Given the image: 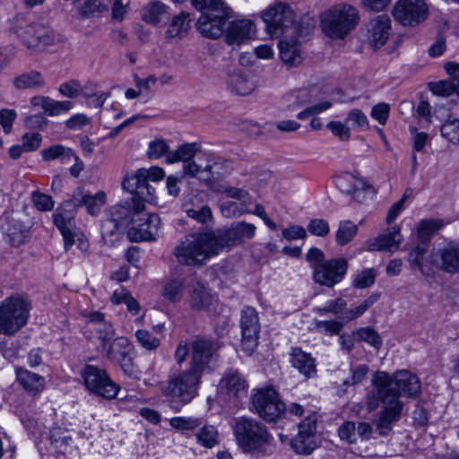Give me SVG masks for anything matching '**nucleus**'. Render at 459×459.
Listing matches in <instances>:
<instances>
[{
    "instance_id": "1",
    "label": "nucleus",
    "mask_w": 459,
    "mask_h": 459,
    "mask_svg": "<svg viewBox=\"0 0 459 459\" xmlns=\"http://www.w3.org/2000/svg\"><path fill=\"white\" fill-rule=\"evenodd\" d=\"M371 383L373 388L367 394L365 404L368 411L377 410L380 404L384 405L374 424L379 436L385 437L401 419L403 403L394 388L390 387L391 380L388 373L377 371L373 375Z\"/></svg>"
},
{
    "instance_id": "2",
    "label": "nucleus",
    "mask_w": 459,
    "mask_h": 459,
    "mask_svg": "<svg viewBox=\"0 0 459 459\" xmlns=\"http://www.w3.org/2000/svg\"><path fill=\"white\" fill-rule=\"evenodd\" d=\"M233 434L239 448L255 457H267L276 450V442L260 420L242 416L233 420Z\"/></svg>"
},
{
    "instance_id": "3",
    "label": "nucleus",
    "mask_w": 459,
    "mask_h": 459,
    "mask_svg": "<svg viewBox=\"0 0 459 459\" xmlns=\"http://www.w3.org/2000/svg\"><path fill=\"white\" fill-rule=\"evenodd\" d=\"M201 378L202 375L190 368L172 374L167 381L160 383V394L167 398L170 408L178 412L197 395Z\"/></svg>"
},
{
    "instance_id": "4",
    "label": "nucleus",
    "mask_w": 459,
    "mask_h": 459,
    "mask_svg": "<svg viewBox=\"0 0 459 459\" xmlns=\"http://www.w3.org/2000/svg\"><path fill=\"white\" fill-rule=\"evenodd\" d=\"M359 15L357 9L349 4H338L321 14L320 25L323 32L333 39H343L358 25Z\"/></svg>"
},
{
    "instance_id": "5",
    "label": "nucleus",
    "mask_w": 459,
    "mask_h": 459,
    "mask_svg": "<svg viewBox=\"0 0 459 459\" xmlns=\"http://www.w3.org/2000/svg\"><path fill=\"white\" fill-rule=\"evenodd\" d=\"M173 255L179 264L199 267L215 254L205 231L186 235L174 247Z\"/></svg>"
},
{
    "instance_id": "6",
    "label": "nucleus",
    "mask_w": 459,
    "mask_h": 459,
    "mask_svg": "<svg viewBox=\"0 0 459 459\" xmlns=\"http://www.w3.org/2000/svg\"><path fill=\"white\" fill-rule=\"evenodd\" d=\"M142 220L139 214L128 208L126 203H118L111 206L101 220L102 240L108 247L116 245L132 224Z\"/></svg>"
},
{
    "instance_id": "7",
    "label": "nucleus",
    "mask_w": 459,
    "mask_h": 459,
    "mask_svg": "<svg viewBox=\"0 0 459 459\" xmlns=\"http://www.w3.org/2000/svg\"><path fill=\"white\" fill-rule=\"evenodd\" d=\"M30 304L22 297L5 299L0 305V334L13 335L22 328L30 315Z\"/></svg>"
},
{
    "instance_id": "8",
    "label": "nucleus",
    "mask_w": 459,
    "mask_h": 459,
    "mask_svg": "<svg viewBox=\"0 0 459 459\" xmlns=\"http://www.w3.org/2000/svg\"><path fill=\"white\" fill-rule=\"evenodd\" d=\"M144 174L147 175L145 169H140L135 174L126 176L122 183L123 188L132 195L121 203H126L128 208L140 216L145 209V202L153 201L155 196V189L150 185Z\"/></svg>"
},
{
    "instance_id": "9",
    "label": "nucleus",
    "mask_w": 459,
    "mask_h": 459,
    "mask_svg": "<svg viewBox=\"0 0 459 459\" xmlns=\"http://www.w3.org/2000/svg\"><path fill=\"white\" fill-rule=\"evenodd\" d=\"M102 352L108 360L118 364L126 376L139 378L140 371L134 363V347L126 337H116L102 348Z\"/></svg>"
},
{
    "instance_id": "10",
    "label": "nucleus",
    "mask_w": 459,
    "mask_h": 459,
    "mask_svg": "<svg viewBox=\"0 0 459 459\" xmlns=\"http://www.w3.org/2000/svg\"><path fill=\"white\" fill-rule=\"evenodd\" d=\"M253 410L263 420L271 422L278 420L285 411V404L272 387L257 390L251 396Z\"/></svg>"
},
{
    "instance_id": "11",
    "label": "nucleus",
    "mask_w": 459,
    "mask_h": 459,
    "mask_svg": "<svg viewBox=\"0 0 459 459\" xmlns=\"http://www.w3.org/2000/svg\"><path fill=\"white\" fill-rule=\"evenodd\" d=\"M262 19L268 34L278 38L294 24L295 14L288 4L280 2L269 6L262 13Z\"/></svg>"
},
{
    "instance_id": "12",
    "label": "nucleus",
    "mask_w": 459,
    "mask_h": 459,
    "mask_svg": "<svg viewBox=\"0 0 459 459\" xmlns=\"http://www.w3.org/2000/svg\"><path fill=\"white\" fill-rule=\"evenodd\" d=\"M82 377L87 389L97 395L106 399H113L117 396L119 386L110 379L105 369L86 365Z\"/></svg>"
},
{
    "instance_id": "13",
    "label": "nucleus",
    "mask_w": 459,
    "mask_h": 459,
    "mask_svg": "<svg viewBox=\"0 0 459 459\" xmlns=\"http://www.w3.org/2000/svg\"><path fill=\"white\" fill-rule=\"evenodd\" d=\"M190 368L203 376L211 360L221 348L219 342L204 336H196L191 342Z\"/></svg>"
},
{
    "instance_id": "14",
    "label": "nucleus",
    "mask_w": 459,
    "mask_h": 459,
    "mask_svg": "<svg viewBox=\"0 0 459 459\" xmlns=\"http://www.w3.org/2000/svg\"><path fill=\"white\" fill-rule=\"evenodd\" d=\"M316 416L310 414L298 426V433L290 440L294 453L301 455H310L316 447Z\"/></svg>"
},
{
    "instance_id": "15",
    "label": "nucleus",
    "mask_w": 459,
    "mask_h": 459,
    "mask_svg": "<svg viewBox=\"0 0 459 459\" xmlns=\"http://www.w3.org/2000/svg\"><path fill=\"white\" fill-rule=\"evenodd\" d=\"M240 328L242 334L241 347L250 355L257 347L260 333L259 316L254 307L246 306L241 310Z\"/></svg>"
},
{
    "instance_id": "16",
    "label": "nucleus",
    "mask_w": 459,
    "mask_h": 459,
    "mask_svg": "<svg viewBox=\"0 0 459 459\" xmlns=\"http://www.w3.org/2000/svg\"><path fill=\"white\" fill-rule=\"evenodd\" d=\"M76 206L72 199L65 201L53 213L54 224L64 238L65 249L67 251L74 243Z\"/></svg>"
},
{
    "instance_id": "17",
    "label": "nucleus",
    "mask_w": 459,
    "mask_h": 459,
    "mask_svg": "<svg viewBox=\"0 0 459 459\" xmlns=\"http://www.w3.org/2000/svg\"><path fill=\"white\" fill-rule=\"evenodd\" d=\"M392 13L401 24L415 26L427 18L428 10L423 0H398Z\"/></svg>"
},
{
    "instance_id": "18",
    "label": "nucleus",
    "mask_w": 459,
    "mask_h": 459,
    "mask_svg": "<svg viewBox=\"0 0 459 459\" xmlns=\"http://www.w3.org/2000/svg\"><path fill=\"white\" fill-rule=\"evenodd\" d=\"M347 270L348 262L346 259H330L315 266L313 279L315 282L331 288L343 279Z\"/></svg>"
},
{
    "instance_id": "19",
    "label": "nucleus",
    "mask_w": 459,
    "mask_h": 459,
    "mask_svg": "<svg viewBox=\"0 0 459 459\" xmlns=\"http://www.w3.org/2000/svg\"><path fill=\"white\" fill-rule=\"evenodd\" d=\"M231 17V9L223 8V11H214L200 16L197 21L199 32L210 39H218L225 34L226 22Z\"/></svg>"
},
{
    "instance_id": "20",
    "label": "nucleus",
    "mask_w": 459,
    "mask_h": 459,
    "mask_svg": "<svg viewBox=\"0 0 459 459\" xmlns=\"http://www.w3.org/2000/svg\"><path fill=\"white\" fill-rule=\"evenodd\" d=\"M430 264L447 273H459V243L450 242L442 248L433 249Z\"/></svg>"
},
{
    "instance_id": "21",
    "label": "nucleus",
    "mask_w": 459,
    "mask_h": 459,
    "mask_svg": "<svg viewBox=\"0 0 459 459\" xmlns=\"http://www.w3.org/2000/svg\"><path fill=\"white\" fill-rule=\"evenodd\" d=\"M255 32V25L249 19L235 20L225 30V41L230 46H240L247 42Z\"/></svg>"
},
{
    "instance_id": "22",
    "label": "nucleus",
    "mask_w": 459,
    "mask_h": 459,
    "mask_svg": "<svg viewBox=\"0 0 459 459\" xmlns=\"http://www.w3.org/2000/svg\"><path fill=\"white\" fill-rule=\"evenodd\" d=\"M389 379L391 380L390 387L394 388L399 397L401 394L414 397L420 393L419 377L408 370L397 371L392 377L389 375Z\"/></svg>"
},
{
    "instance_id": "23",
    "label": "nucleus",
    "mask_w": 459,
    "mask_h": 459,
    "mask_svg": "<svg viewBox=\"0 0 459 459\" xmlns=\"http://www.w3.org/2000/svg\"><path fill=\"white\" fill-rule=\"evenodd\" d=\"M160 227V219L155 214L152 213L143 220V222L139 223L137 227H132L127 231V236L131 241H152L155 240Z\"/></svg>"
},
{
    "instance_id": "24",
    "label": "nucleus",
    "mask_w": 459,
    "mask_h": 459,
    "mask_svg": "<svg viewBox=\"0 0 459 459\" xmlns=\"http://www.w3.org/2000/svg\"><path fill=\"white\" fill-rule=\"evenodd\" d=\"M403 241V237L400 231V228L394 226L388 228L377 238L368 242V248L372 251H384L388 250L394 252L397 250L399 245Z\"/></svg>"
},
{
    "instance_id": "25",
    "label": "nucleus",
    "mask_w": 459,
    "mask_h": 459,
    "mask_svg": "<svg viewBox=\"0 0 459 459\" xmlns=\"http://www.w3.org/2000/svg\"><path fill=\"white\" fill-rule=\"evenodd\" d=\"M215 255L223 248L239 245L233 224L230 228H221L207 231Z\"/></svg>"
},
{
    "instance_id": "26",
    "label": "nucleus",
    "mask_w": 459,
    "mask_h": 459,
    "mask_svg": "<svg viewBox=\"0 0 459 459\" xmlns=\"http://www.w3.org/2000/svg\"><path fill=\"white\" fill-rule=\"evenodd\" d=\"M290 356V361L292 367L307 379L313 378L316 376V359L311 354L303 351L300 348L295 347L291 349Z\"/></svg>"
},
{
    "instance_id": "27",
    "label": "nucleus",
    "mask_w": 459,
    "mask_h": 459,
    "mask_svg": "<svg viewBox=\"0 0 459 459\" xmlns=\"http://www.w3.org/2000/svg\"><path fill=\"white\" fill-rule=\"evenodd\" d=\"M188 296L189 306L195 311H208L214 302L209 289L199 281L191 286Z\"/></svg>"
},
{
    "instance_id": "28",
    "label": "nucleus",
    "mask_w": 459,
    "mask_h": 459,
    "mask_svg": "<svg viewBox=\"0 0 459 459\" xmlns=\"http://www.w3.org/2000/svg\"><path fill=\"white\" fill-rule=\"evenodd\" d=\"M370 42L372 46L377 49L383 47L388 38L391 30V19L388 15H377L370 22Z\"/></svg>"
},
{
    "instance_id": "29",
    "label": "nucleus",
    "mask_w": 459,
    "mask_h": 459,
    "mask_svg": "<svg viewBox=\"0 0 459 459\" xmlns=\"http://www.w3.org/2000/svg\"><path fill=\"white\" fill-rule=\"evenodd\" d=\"M89 322L94 325V330L100 342L101 349L110 343L116 337V331L112 324L106 320L105 315L99 311H94L88 316Z\"/></svg>"
},
{
    "instance_id": "30",
    "label": "nucleus",
    "mask_w": 459,
    "mask_h": 459,
    "mask_svg": "<svg viewBox=\"0 0 459 459\" xmlns=\"http://www.w3.org/2000/svg\"><path fill=\"white\" fill-rule=\"evenodd\" d=\"M72 201L74 202L76 208L85 206L88 213L97 215L106 204V194L103 191H98L95 195L84 194L82 190L78 189L74 194Z\"/></svg>"
},
{
    "instance_id": "31",
    "label": "nucleus",
    "mask_w": 459,
    "mask_h": 459,
    "mask_svg": "<svg viewBox=\"0 0 459 459\" xmlns=\"http://www.w3.org/2000/svg\"><path fill=\"white\" fill-rule=\"evenodd\" d=\"M221 387L225 388L230 395L239 398L247 395V383L236 369H228L221 380Z\"/></svg>"
},
{
    "instance_id": "32",
    "label": "nucleus",
    "mask_w": 459,
    "mask_h": 459,
    "mask_svg": "<svg viewBox=\"0 0 459 459\" xmlns=\"http://www.w3.org/2000/svg\"><path fill=\"white\" fill-rule=\"evenodd\" d=\"M17 381L30 395H37L45 388V379L39 374L27 369H16Z\"/></svg>"
},
{
    "instance_id": "33",
    "label": "nucleus",
    "mask_w": 459,
    "mask_h": 459,
    "mask_svg": "<svg viewBox=\"0 0 459 459\" xmlns=\"http://www.w3.org/2000/svg\"><path fill=\"white\" fill-rule=\"evenodd\" d=\"M169 8L160 1L149 3L143 10V20L150 24H158L169 18Z\"/></svg>"
},
{
    "instance_id": "34",
    "label": "nucleus",
    "mask_w": 459,
    "mask_h": 459,
    "mask_svg": "<svg viewBox=\"0 0 459 459\" xmlns=\"http://www.w3.org/2000/svg\"><path fill=\"white\" fill-rule=\"evenodd\" d=\"M280 56L284 64L289 66H297L302 57L297 40H281L279 42Z\"/></svg>"
},
{
    "instance_id": "35",
    "label": "nucleus",
    "mask_w": 459,
    "mask_h": 459,
    "mask_svg": "<svg viewBox=\"0 0 459 459\" xmlns=\"http://www.w3.org/2000/svg\"><path fill=\"white\" fill-rule=\"evenodd\" d=\"M228 85L232 92L243 96L250 94L255 88V82L240 73L231 74L228 80Z\"/></svg>"
},
{
    "instance_id": "36",
    "label": "nucleus",
    "mask_w": 459,
    "mask_h": 459,
    "mask_svg": "<svg viewBox=\"0 0 459 459\" xmlns=\"http://www.w3.org/2000/svg\"><path fill=\"white\" fill-rule=\"evenodd\" d=\"M426 248L416 247L409 255V263L411 267H417L426 276H430L435 270V266L430 264V255L424 259Z\"/></svg>"
},
{
    "instance_id": "37",
    "label": "nucleus",
    "mask_w": 459,
    "mask_h": 459,
    "mask_svg": "<svg viewBox=\"0 0 459 459\" xmlns=\"http://www.w3.org/2000/svg\"><path fill=\"white\" fill-rule=\"evenodd\" d=\"M45 78L41 73L38 71H30L15 77L13 81L14 86L19 90L25 89H40L45 85Z\"/></svg>"
},
{
    "instance_id": "38",
    "label": "nucleus",
    "mask_w": 459,
    "mask_h": 459,
    "mask_svg": "<svg viewBox=\"0 0 459 459\" xmlns=\"http://www.w3.org/2000/svg\"><path fill=\"white\" fill-rule=\"evenodd\" d=\"M200 151V145L197 143L181 144L176 151L170 152L167 155L168 163L182 161L183 163L193 159Z\"/></svg>"
},
{
    "instance_id": "39",
    "label": "nucleus",
    "mask_w": 459,
    "mask_h": 459,
    "mask_svg": "<svg viewBox=\"0 0 459 459\" xmlns=\"http://www.w3.org/2000/svg\"><path fill=\"white\" fill-rule=\"evenodd\" d=\"M336 186L342 193L347 195L354 193L356 189H362L367 186V182L353 174L343 173L336 179Z\"/></svg>"
},
{
    "instance_id": "40",
    "label": "nucleus",
    "mask_w": 459,
    "mask_h": 459,
    "mask_svg": "<svg viewBox=\"0 0 459 459\" xmlns=\"http://www.w3.org/2000/svg\"><path fill=\"white\" fill-rule=\"evenodd\" d=\"M429 90L437 96L448 97L455 93L459 98V76L450 78L449 80L430 82Z\"/></svg>"
},
{
    "instance_id": "41",
    "label": "nucleus",
    "mask_w": 459,
    "mask_h": 459,
    "mask_svg": "<svg viewBox=\"0 0 459 459\" xmlns=\"http://www.w3.org/2000/svg\"><path fill=\"white\" fill-rule=\"evenodd\" d=\"M190 21L189 13L186 12H181L171 21L166 31V36L169 38L183 37L189 29Z\"/></svg>"
},
{
    "instance_id": "42",
    "label": "nucleus",
    "mask_w": 459,
    "mask_h": 459,
    "mask_svg": "<svg viewBox=\"0 0 459 459\" xmlns=\"http://www.w3.org/2000/svg\"><path fill=\"white\" fill-rule=\"evenodd\" d=\"M17 36L28 48H39V23H30L17 29Z\"/></svg>"
},
{
    "instance_id": "43",
    "label": "nucleus",
    "mask_w": 459,
    "mask_h": 459,
    "mask_svg": "<svg viewBox=\"0 0 459 459\" xmlns=\"http://www.w3.org/2000/svg\"><path fill=\"white\" fill-rule=\"evenodd\" d=\"M41 155L42 158L48 161L59 159L62 163H66L73 159L74 152L70 148H65L63 145L56 144L43 149L41 151Z\"/></svg>"
},
{
    "instance_id": "44",
    "label": "nucleus",
    "mask_w": 459,
    "mask_h": 459,
    "mask_svg": "<svg viewBox=\"0 0 459 459\" xmlns=\"http://www.w3.org/2000/svg\"><path fill=\"white\" fill-rule=\"evenodd\" d=\"M358 231V227L351 221H341L335 233L337 244L344 246L353 239Z\"/></svg>"
},
{
    "instance_id": "45",
    "label": "nucleus",
    "mask_w": 459,
    "mask_h": 459,
    "mask_svg": "<svg viewBox=\"0 0 459 459\" xmlns=\"http://www.w3.org/2000/svg\"><path fill=\"white\" fill-rule=\"evenodd\" d=\"M442 220H422L418 226V238L422 241H429L431 236L443 227Z\"/></svg>"
},
{
    "instance_id": "46",
    "label": "nucleus",
    "mask_w": 459,
    "mask_h": 459,
    "mask_svg": "<svg viewBox=\"0 0 459 459\" xmlns=\"http://www.w3.org/2000/svg\"><path fill=\"white\" fill-rule=\"evenodd\" d=\"M184 281L173 279L169 281L163 287V296L171 302H178L183 296Z\"/></svg>"
},
{
    "instance_id": "47",
    "label": "nucleus",
    "mask_w": 459,
    "mask_h": 459,
    "mask_svg": "<svg viewBox=\"0 0 459 459\" xmlns=\"http://www.w3.org/2000/svg\"><path fill=\"white\" fill-rule=\"evenodd\" d=\"M196 438L203 446L212 448L218 443V431L212 425H204L196 433Z\"/></svg>"
},
{
    "instance_id": "48",
    "label": "nucleus",
    "mask_w": 459,
    "mask_h": 459,
    "mask_svg": "<svg viewBox=\"0 0 459 459\" xmlns=\"http://www.w3.org/2000/svg\"><path fill=\"white\" fill-rule=\"evenodd\" d=\"M39 48L54 46L61 43L63 38L60 34L56 33L53 30L39 24Z\"/></svg>"
},
{
    "instance_id": "49",
    "label": "nucleus",
    "mask_w": 459,
    "mask_h": 459,
    "mask_svg": "<svg viewBox=\"0 0 459 459\" xmlns=\"http://www.w3.org/2000/svg\"><path fill=\"white\" fill-rule=\"evenodd\" d=\"M441 135L453 143H459V119L451 115L440 128Z\"/></svg>"
},
{
    "instance_id": "50",
    "label": "nucleus",
    "mask_w": 459,
    "mask_h": 459,
    "mask_svg": "<svg viewBox=\"0 0 459 459\" xmlns=\"http://www.w3.org/2000/svg\"><path fill=\"white\" fill-rule=\"evenodd\" d=\"M380 297V293H373L368 299L363 300L359 305L354 308H351L345 312L344 319L346 321L354 320L362 316L374 303H376Z\"/></svg>"
},
{
    "instance_id": "51",
    "label": "nucleus",
    "mask_w": 459,
    "mask_h": 459,
    "mask_svg": "<svg viewBox=\"0 0 459 459\" xmlns=\"http://www.w3.org/2000/svg\"><path fill=\"white\" fill-rule=\"evenodd\" d=\"M347 307V301L342 298H338L327 301L323 307H315L313 312L323 316L327 314L338 315L342 313Z\"/></svg>"
},
{
    "instance_id": "52",
    "label": "nucleus",
    "mask_w": 459,
    "mask_h": 459,
    "mask_svg": "<svg viewBox=\"0 0 459 459\" xmlns=\"http://www.w3.org/2000/svg\"><path fill=\"white\" fill-rule=\"evenodd\" d=\"M203 424L202 418L174 417L169 420V425L178 430H194Z\"/></svg>"
},
{
    "instance_id": "53",
    "label": "nucleus",
    "mask_w": 459,
    "mask_h": 459,
    "mask_svg": "<svg viewBox=\"0 0 459 459\" xmlns=\"http://www.w3.org/2000/svg\"><path fill=\"white\" fill-rule=\"evenodd\" d=\"M356 335L361 342H365L376 349L382 346V338L379 333L371 327H362L357 330Z\"/></svg>"
},
{
    "instance_id": "54",
    "label": "nucleus",
    "mask_w": 459,
    "mask_h": 459,
    "mask_svg": "<svg viewBox=\"0 0 459 459\" xmlns=\"http://www.w3.org/2000/svg\"><path fill=\"white\" fill-rule=\"evenodd\" d=\"M192 5L198 11L205 13L214 11H223L229 7L222 0H190Z\"/></svg>"
},
{
    "instance_id": "55",
    "label": "nucleus",
    "mask_w": 459,
    "mask_h": 459,
    "mask_svg": "<svg viewBox=\"0 0 459 459\" xmlns=\"http://www.w3.org/2000/svg\"><path fill=\"white\" fill-rule=\"evenodd\" d=\"M135 337L139 344L149 351L156 350L160 344V339L145 329L137 330Z\"/></svg>"
},
{
    "instance_id": "56",
    "label": "nucleus",
    "mask_w": 459,
    "mask_h": 459,
    "mask_svg": "<svg viewBox=\"0 0 459 459\" xmlns=\"http://www.w3.org/2000/svg\"><path fill=\"white\" fill-rule=\"evenodd\" d=\"M377 272L373 268H368L359 272L354 280L353 286L359 289H365L374 284Z\"/></svg>"
},
{
    "instance_id": "57",
    "label": "nucleus",
    "mask_w": 459,
    "mask_h": 459,
    "mask_svg": "<svg viewBox=\"0 0 459 459\" xmlns=\"http://www.w3.org/2000/svg\"><path fill=\"white\" fill-rule=\"evenodd\" d=\"M345 123L352 128H368V120L367 116L359 108H353L351 110L345 119Z\"/></svg>"
},
{
    "instance_id": "58",
    "label": "nucleus",
    "mask_w": 459,
    "mask_h": 459,
    "mask_svg": "<svg viewBox=\"0 0 459 459\" xmlns=\"http://www.w3.org/2000/svg\"><path fill=\"white\" fill-rule=\"evenodd\" d=\"M232 224L239 245L246 239H251L255 236L256 228L254 224L246 221H238Z\"/></svg>"
},
{
    "instance_id": "59",
    "label": "nucleus",
    "mask_w": 459,
    "mask_h": 459,
    "mask_svg": "<svg viewBox=\"0 0 459 459\" xmlns=\"http://www.w3.org/2000/svg\"><path fill=\"white\" fill-rule=\"evenodd\" d=\"M72 107L73 104L70 100L58 101L49 98L45 112L48 116H58L60 114L68 112Z\"/></svg>"
},
{
    "instance_id": "60",
    "label": "nucleus",
    "mask_w": 459,
    "mask_h": 459,
    "mask_svg": "<svg viewBox=\"0 0 459 459\" xmlns=\"http://www.w3.org/2000/svg\"><path fill=\"white\" fill-rule=\"evenodd\" d=\"M169 151V145L164 140H155L149 143L148 157L150 159H159L162 155L167 157Z\"/></svg>"
},
{
    "instance_id": "61",
    "label": "nucleus",
    "mask_w": 459,
    "mask_h": 459,
    "mask_svg": "<svg viewBox=\"0 0 459 459\" xmlns=\"http://www.w3.org/2000/svg\"><path fill=\"white\" fill-rule=\"evenodd\" d=\"M307 230L315 236L325 237L330 232V227L327 221L323 219H313L307 224Z\"/></svg>"
},
{
    "instance_id": "62",
    "label": "nucleus",
    "mask_w": 459,
    "mask_h": 459,
    "mask_svg": "<svg viewBox=\"0 0 459 459\" xmlns=\"http://www.w3.org/2000/svg\"><path fill=\"white\" fill-rule=\"evenodd\" d=\"M32 199L35 207L41 212H48L51 211L54 207V201L52 197L48 195L34 192L32 195Z\"/></svg>"
},
{
    "instance_id": "63",
    "label": "nucleus",
    "mask_w": 459,
    "mask_h": 459,
    "mask_svg": "<svg viewBox=\"0 0 459 459\" xmlns=\"http://www.w3.org/2000/svg\"><path fill=\"white\" fill-rule=\"evenodd\" d=\"M326 127L342 141H347L351 137V129L346 123L331 121L327 124Z\"/></svg>"
},
{
    "instance_id": "64",
    "label": "nucleus",
    "mask_w": 459,
    "mask_h": 459,
    "mask_svg": "<svg viewBox=\"0 0 459 459\" xmlns=\"http://www.w3.org/2000/svg\"><path fill=\"white\" fill-rule=\"evenodd\" d=\"M59 92L68 98H75L80 96L82 85L78 80H70L63 82L59 86Z\"/></svg>"
}]
</instances>
